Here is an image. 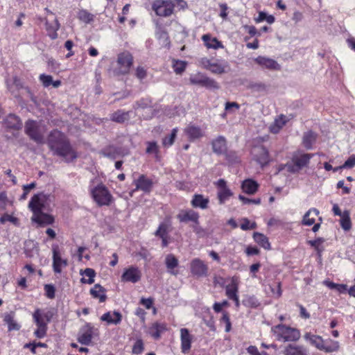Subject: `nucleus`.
<instances>
[{"instance_id":"28","label":"nucleus","mask_w":355,"mask_h":355,"mask_svg":"<svg viewBox=\"0 0 355 355\" xmlns=\"http://www.w3.org/2000/svg\"><path fill=\"white\" fill-rule=\"evenodd\" d=\"M184 132L190 141H194L203 136V131L199 126L189 125L184 129Z\"/></svg>"},{"instance_id":"39","label":"nucleus","mask_w":355,"mask_h":355,"mask_svg":"<svg viewBox=\"0 0 355 355\" xmlns=\"http://www.w3.org/2000/svg\"><path fill=\"white\" fill-rule=\"evenodd\" d=\"M101 153L105 157L111 159H115L120 155L121 149L118 147L112 146L102 150Z\"/></svg>"},{"instance_id":"1","label":"nucleus","mask_w":355,"mask_h":355,"mask_svg":"<svg viewBox=\"0 0 355 355\" xmlns=\"http://www.w3.org/2000/svg\"><path fill=\"white\" fill-rule=\"evenodd\" d=\"M47 145L53 155L62 157L66 163L73 162L78 157L67 136L57 129L50 132Z\"/></svg>"},{"instance_id":"37","label":"nucleus","mask_w":355,"mask_h":355,"mask_svg":"<svg viewBox=\"0 0 355 355\" xmlns=\"http://www.w3.org/2000/svg\"><path fill=\"white\" fill-rule=\"evenodd\" d=\"M130 119V112H125L122 110H118L112 114L110 119L112 121L122 123Z\"/></svg>"},{"instance_id":"22","label":"nucleus","mask_w":355,"mask_h":355,"mask_svg":"<svg viewBox=\"0 0 355 355\" xmlns=\"http://www.w3.org/2000/svg\"><path fill=\"white\" fill-rule=\"evenodd\" d=\"M209 203V198H205L203 195L198 193L194 194L191 200V205L192 207L199 208L201 209H206L208 208Z\"/></svg>"},{"instance_id":"4","label":"nucleus","mask_w":355,"mask_h":355,"mask_svg":"<svg viewBox=\"0 0 355 355\" xmlns=\"http://www.w3.org/2000/svg\"><path fill=\"white\" fill-rule=\"evenodd\" d=\"M179 2V5L184 8L187 6L186 1L184 0H174ZM175 8V2L171 0H155L152 3V10L155 12L156 15L162 17H170Z\"/></svg>"},{"instance_id":"10","label":"nucleus","mask_w":355,"mask_h":355,"mask_svg":"<svg viewBox=\"0 0 355 355\" xmlns=\"http://www.w3.org/2000/svg\"><path fill=\"white\" fill-rule=\"evenodd\" d=\"M189 80L191 84L200 85L209 89H218L219 87L218 83L214 79L202 73L193 75Z\"/></svg>"},{"instance_id":"17","label":"nucleus","mask_w":355,"mask_h":355,"mask_svg":"<svg viewBox=\"0 0 355 355\" xmlns=\"http://www.w3.org/2000/svg\"><path fill=\"white\" fill-rule=\"evenodd\" d=\"M168 330L165 322H155L149 327L148 334L155 340H159L162 334Z\"/></svg>"},{"instance_id":"19","label":"nucleus","mask_w":355,"mask_h":355,"mask_svg":"<svg viewBox=\"0 0 355 355\" xmlns=\"http://www.w3.org/2000/svg\"><path fill=\"white\" fill-rule=\"evenodd\" d=\"M180 341L181 351L184 354H187L191 347L192 336L187 328L180 329Z\"/></svg>"},{"instance_id":"41","label":"nucleus","mask_w":355,"mask_h":355,"mask_svg":"<svg viewBox=\"0 0 355 355\" xmlns=\"http://www.w3.org/2000/svg\"><path fill=\"white\" fill-rule=\"evenodd\" d=\"M239 287L237 283L232 279L231 284L225 286V295L231 300L238 296Z\"/></svg>"},{"instance_id":"2","label":"nucleus","mask_w":355,"mask_h":355,"mask_svg":"<svg viewBox=\"0 0 355 355\" xmlns=\"http://www.w3.org/2000/svg\"><path fill=\"white\" fill-rule=\"evenodd\" d=\"M49 196L44 193L35 194L28 203V207L33 212L32 220L39 226L52 225L54 223V218L52 215L44 213L46 205Z\"/></svg>"},{"instance_id":"58","label":"nucleus","mask_w":355,"mask_h":355,"mask_svg":"<svg viewBox=\"0 0 355 355\" xmlns=\"http://www.w3.org/2000/svg\"><path fill=\"white\" fill-rule=\"evenodd\" d=\"M242 221L243 223L241 225V228L244 231L254 230L257 227L256 223H250V221L247 218H242Z\"/></svg>"},{"instance_id":"12","label":"nucleus","mask_w":355,"mask_h":355,"mask_svg":"<svg viewBox=\"0 0 355 355\" xmlns=\"http://www.w3.org/2000/svg\"><path fill=\"white\" fill-rule=\"evenodd\" d=\"M253 159L257 162L261 168H263L270 162L269 153L263 146H254L252 150Z\"/></svg>"},{"instance_id":"61","label":"nucleus","mask_w":355,"mask_h":355,"mask_svg":"<svg viewBox=\"0 0 355 355\" xmlns=\"http://www.w3.org/2000/svg\"><path fill=\"white\" fill-rule=\"evenodd\" d=\"M212 73H217V74H221L225 73V67L222 66L221 64L214 62L213 64L211 66V69H209Z\"/></svg>"},{"instance_id":"50","label":"nucleus","mask_w":355,"mask_h":355,"mask_svg":"<svg viewBox=\"0 0 355 355\" xmlns=\"http://www.w3.org/2000/svg\"><path fill=\"white\" fill-rule=\"evenodd\" d=\"M78 17L80 21H82L86 24L91 23L92 21H94V15L89 12L86 10H80L78 14Z\"/></svg>"},{"instance_id":"64","label":"nucleus","mask_w":355,"mask_h":355,"mask_svg":"<svg viewBox=\"0 0 355 355\" xmlns=\"http://www.w3.org/2000/svg\"><path fill=\"white\" fill-rule=\"evenodd\" d=\"M355 166V155H352L349 158L344 162L342 168H352Z\"/></svg>"},{"instance_id":"34","label":"nucleus","mask_w":355,"mask_h":355,"mask_svg":"<svg viewBox=\"0 0 355 355\" xmlns=\"http://www.w3.org/2000/svg\"><path fill=\"white\" fill-rule=\"evenodd\" d=\"M317 135L313 131L310 130L304 133L302 137V144L306 149L311 150L313 148V145L315 142Z\"/></svg>"},{"instance_id":"3","label":"nucleus","mask_w":355,"mask_h":355,"mask_svg":"<svg viewBox=\"0 0 355 355\" xmlns=\"http://www.w3.org/2000/svg\"><path fill=\"white\" fill-rule=\"evenodd\" d=\"M276 339L281 342H296L301 336L300 331L283 324H277L271 328Z\"/></svg>"},{"instance_id":"35","label":"nucleus","mask_w":355,"mask_h":355,"mask_svg":"<svg viewBox=\"0 0 355 355\" xmlns=\"http://www.w3.org/2000/svg\"><path fill=\"white\" fill-rule=\"evenodd\" d=\"M285 355H307L306 349L301 345H288L284 351Z\"/></svg>"},{"instance_id":"63","label":"nucleus","mask_w":355,"mask_h":355,"mask_svg":"<svg viewBox=\"0 0 355 355\" xmlns=\"http://www.w3.org/2000/svg\"><path fill=\"white\" fill-rule=\"evenodd\" d=\"M136 77L141 81L147 76V71L143 67H137L135 72Z\"/></svg>"},{"instance_id":"9","label":"nucleus","mask_w":355,"mask_h":355,"mask_svg":"<svg viewBox=\"0 0 355 355\" xmlns=\"http://www.w3.org/2000/svg\"><path fill=\"white\" fill-rule=\"evenodd\" d=\"M117 65L119 67V73L127 74L133 64V57L128 51L120 53L117 56Z\"/></svg>"},{"instance_id":"62","label":"nucleus","mask_w":355,"mask_h":355,"mask_svg":"<svg viewBox=\"0 0 355 355\" xmlns=\"http://www.w3.org/2000/svg\"><path fill=\"white\" fill-rule=\"evenodd\" d=\"M250 88L254 92H265L266 90L267 87L264 83H255L251 84Z\"/></svg>"},{"instance_id":"59","label":"nucleus","mask_w":355,"mask_h":355,"mask_svg":"<svg viewBox=\"0 0 355 355\" xmlns=\"http://www.w3.org/2000/svg\"><path fill=\"white\" fill-rule=\"evenodd\" d=\"M270 287L272 293L274 295H276L277 297H279L282 295V288H281V282H275L274 284L270 285Z\"/></svg>"},{"instance_id":"40","label":"nucleus","mask_w":355,"mask_h":355,"mask_svg":"<svg viewBox=\"0 0 355 355\" xmlns=\"http://www.w3.org/2000/svg\"><path fill=\"white\" fill-rule=\"evenodd\" d=\"M253 239L254 241L263 248L266 250L270 249V243L268 241V239L263 234L259 232H254L253 234Z\"/></svg>"},{"instance_id":"53","label":"nucleus","mask_w":355,"mask_h":355,"mask_svg":"<svg viewBox=\"0 0 355 355\" xmlns=\"http://www.w3.org/2000/svg\"><path fill=\"white\" fill-rule=\"evenodd\" d=\"M232 195V192L227 187L219 190L218 196L220 203H224Z\"/></svg>"},{"instance_id":"26","label":"nucleus","mask_w":355,"mask_h":355,"mask_svg":"<svg viewBox=\"0 0 355 355\" xmlns=\"http://www.w3.org/2000/svg\"><path fill=\"white\" fill-rule=\"evenodd\" d=\"M15 314L10 311L6 313L3 316V322L8 324L9 331H18L21 328V325L15 319Z\"/></svg>"},{"instance_id":"6","label":"nucleus","mask_w":355,"mask_h":355,"mask_svg":"<svg viewBox=\"0 0 355 355\" xmlns=\"http://www.w3.org/2000/svg\"><path fill=\"white\" fill-rule=\"evenodd\" d=\"M24 132L28 137L41 144L44 143V135L42 130L40 123L37 121L28 119L25 122Z\"/></svg>"},{"instance_id":"49","label":"nucleus","mask_w":355,"mask_h":355,"mask_svg":"<svg viewBox=\"0 0 355 355\" xmlns=\"http://www.w3.org/2000/svg\"><path fill=\"white\" fill-rule=\"evenodd\" d=\"M155 236L159 238L168 237V225L166 223H161L155 232Z\"/></svg>"},{"instance_id":"32","label":"nucleus","mask_w":355,"mask_h":355,"mask_svg":"<svg viewBox=\"0 0 355 355\" xmlns=\"http://www.w3.org/2000/svg\"><path fill=\"white\" fill-rule=\"evenodd\" d=\"M304 337L306 340L310 342V343L317 349L320 350L322 349L324 340L321 336L307 332L304 334Z\"/></svg>"},{"instance_id":"43","label":"nucleus","mask_w":355,"mask_h":355,"mask_svg":"<svg viewBox=\"0 0 355 355\" xmlns=\"http://www.w3.org/2000/svg\"><path fill=\"white\" fill-rule=\"evenodd\" d=\"M312 213H314L315 216H318L319 214V211L315 208H311L309 210H308L303 216L302 220V225L311 226L315 223V218L309 217Z\"/></svg>"},{"instance_id":"18","label":"nucleus","mask_w":355,"mask_h":355,"mask_svg":"<svg viewBox=\"0 0 355 355\" xmlns=\"http://www.w3.org/2000/svg\"><path fill=\"white\" fill-rule=\"evenodd\" d=\"M94 334V327L91 324L87 323L82 329L80 334L78 336V341L84 345H89L91 342Z\"/></svg>"},{"instance_id":"23","label":"nucleus","mask_w":355,"mask_h":355,"mask_svg":"<svg viewBox=\"0 0 355 355\" xmlns=\"http://www.w3.org/2000/svg\"><path fill=\"white\" fill-rule=\"evenodd\" d=\"M314 156V154L311 153H303L299 156L295 155L292 158V162L296 166L298 169L301 170L304 167L306 166L310 159Z\"/></svg>"},{"instance_id":"47","label":"nucleus","mask_w":355,"mask_h":355,"mask_svg":"<svg viewBox=\"0 0 355 355\" xmlns=\"http://www.w3.org/2000/svg\"><path fill=\"white\" fill-rule=\"evenodd\" d=\"M178 130V128H175L171 130L170 135L164 137V138L162 140V144L164 147H169L173 144L175 139L177 137Z\"/></svg>"},{"instance_id":"60","label":"nucleus","mask_w":355,"mask_h":355,"mask_svg":"<svg viewBox=\"0 0 355 355\" xmlns=\"http://www.w3.org/2000/svg\"><path fill=\"white\" fill-rule=\"evenodd\" d=\"M40 80L45 87H49L51 85V83H53V78L50 75L41 74L40 76Z\"/></svg>"},{"instance_id":"7","label":"nucleus","mask_w":355,"mask_h":355,"mask_svg":"<svg viewBox=\"0 0 355 355\" xmlns=\"http://www.w3.org/2000/svg\"><path fill=\"white\" fill-rule=\"evenodd\" d=\"M91 193L94 201L99 206L110 205L112 200V196L106 187L103 184H98L92 189Z\"/></svg>"},{"instance_id":"24","label":"nucleus","mask_w":355,"mask_h":355,"mask_svg":"<svg viewBox=\"0 0 355 355\" xmlns=\"http://www.w3.org/2000/svg\"><path fill=\"white\" fill-rule=\"evenodd\" d=\"M44 21H45L46 31L47 32V35L51 40H55L58 37V34L57 31L60 29V24L58 20L55 18L54 19L53 23H49L46 18H44Z\"/></svg>"},{"instance_id":"52","label":"nucleus","mask_w":355,"mask_h":355,"mask_svg":"<svg viewBox=\"0 0 355 355\" xmlns=\"http://www.w3.org/2000/svg\"><path fill=\"white\" fill-rule=\"evenodd\" d=\"M326 285L331 289H335L340 293H344L347 291V286L343 284H336L332 282H326Z\"/></svg>"},{"instance_id":"48","label":"nucleus","mask_w":355,"mask_h":355,"mask_svg":"<svg viewBox=\"0 0 355 355\" xmlns=\"http://www.w3.org/2000/svg\"><path fill=\"white\" fill-rule=\"evenodd\" d=\"M324 242V239L322 237H318L315 240L309 241L308 243L317 251L319 256H321L324 248L321 246L322 243Z\"/></svg>"},{"instance_id":"56","label":"nucleus","mask_w":355,"mask_h":355,"mask_svg":"<svg viewBox=\"0 0 355 355\" xmlns=\"http://www.w3.org/2000/svg\"><path fill=\"white\" fill-rule=\"evenodd\" d=\"M45 291V295L49 299H54L55 296V288L54 285L51 284H45L44 286Z\"/></svg>"},{"instance_id":"29","label":"nucleus","mask_w":355,"mask_h":355,"mask_svg":"<svg viewBox=\"0 0 355 355\" xmlns=\"http://www.w3.org/2000/svg\"><path fill=\"white\" fill-rule=\"evenodd\" d=\"M34 322L37 327V329L34 332L35 336L38 338L45 337L48 327L46 325V322H43L39 319L37 312L34 315Z\"/></svg>"},{"instance_id":"11","label":"nucleus","mask_w":355,"mask_h":355,"mask_svg":"<svg viewBox=\"0 0 355 355\" xmlns=\"http://www.w3.org/2000/svg\"><path fill=\"white\" fill-rule=\"evenodd\" d=\"M207 265L199 258H195L190 263V271L197 278L206 277L208 275Z\"/></svg>"},{"instance_id":"14","label":"nucleus","mask_w":355,"mask_h":355,"mask_svg":"<svg viewBox=\"0 0 355 355\" xmlns=\"http://www.w3.org/2000/svg\"><path fill=\"white\" fill-rule=\"evenodd\" d=\"M141 271L135 266H130L125 268L121 277V282L132 284L137 283L141 280Z\"/></svg>"},{"instance_id":"42","label":"nucleus","mask_w":355,"mask_h":355,"mask_svg":"<svg viewBox=\"0 0 355 355\" xmlns=\"http://www.w3.org/2000/svg\"><path fill=\"white\" fill-rule=\"evenodd\" d=\"M339 349V343L331 339H327L324 340L322 351L327 353H331L338 351Z\"/></svg>"},{"instance_id":"31","label":"nucleus","mask_w":355,"mask_h":355,"mask_svg":"<svg viewBox=\"0 0 355 355\" xmlns=\"http://www.w3.org/2000/svg\"><path fill=\"white\" fill-rule=\"evenodd\" d=\"M179 261L178 259L172 254H169L166 257L165 264L170 274L176 275L178 271L174 270L178 266Z\"/></svg>"},{"instance_id":"20","label":"nucleus","mask_w":355,"mask_h":355,"mask_svg":"<svg viewBox=\"0 0 355 355\" xmlns=\"http://www.w3.org/2000/svg\"><path fill=\"white\" fill-rule=\"evenodd\" d=\"M254 62L262 68L270 70H279L280 65L275 60L265 56H258Z\"/></svg>"},{"instance_id":"30","label":"nucleus","mask_w":355,"mask_h":355,"mask_svg":"<svg viewBox=\"0 0 355 355\" xmlns=\"http://www.w3.org/2000/svg\"><path fill=\"white\" fill-rule=\"evenodd\" d=\"M91 295L98 299L100 302H104L107 299L106 290L99 284H96L90 289Z\"/></svg>"},{"instance_id":"51","label":"nucleus","mask_w":355,"mask_h":355,"mask_svg":"<svg viewBox=\"0 0 355 355\" xmlns=\"http://www.w3.org/2000/svg\"><path fill=\"white\" fill-rule=\"evenodd\" d=\"M152 103V101L149 98H143L140 100L135 102V103L133 105V107L135 109L141 108L145 109L148 107H150Z\"/></svg>"},{"instance_id":"57","label":"nucleus","mask_w":355,"mask_h":355,"mask_svg":"<svg viewBox=\"0 0 355 355\" xmlns=\"http://www.w3.org/2000/svg\"><path fill=\"white\" fill-rule=\"evenodd\" d=\"M187 63L181 60H175L173 64L174 71L177 74H181L186 69Z\"/></svg>"},{"instance_id":"55","label":"nucleus","mask_w":355,"mask_h":355,"mask_svg":"<svg viewBox=\"0 0 355 355\" xmlns=\"http://www.w3.org/2000/svg\"><path fill=\"white\" fill-rule=\"evenodd\" d=\"M144 349V344L142 339H141V338L137 339V340L135 342V343L132 346V354H137V355L141 354L143 352Z\"/></svg>"},{"instance_id":"44","label":"nucleus","mask_w":355,"mask_h":355,"mask_svg":"<svg viewBox=\"0 0 355 355\" xmlns=\"http://www.w3.org/2000/svg\"><path fill=\"white\" fill-rule=\"evenodd\" d=\"M80 275L89 277L88 279H86L84 277H83L80 280L82 283L92 284V283L94 282L96 272L94 269L87 268L83 271H80Z\"/></svg>"},{"instance_id":"45","label":"nucleus","mask_w":355,"mask_h":355,"mask_svg":"<svg viewBox=\"0 0 355 355\" xmlns=\"http://www.w3.org/2000/svg\"><path fill=\"white\" fill-rule=\"evenodd\" d=\"M287 120L284 114H281L275 120L274 125L271 127V132L277 133L286 123Z\"/></svg>"},{"instance_id":"54","label":"nucleus","mask_w":355,"mask_h":355,"mask_svg":"<svg viewBox=\"0 0 355 355\" xmlns=\"http://www.w3.org/2000/svg\"><path fill=\"white\" fill-rule=\"evenodd\" d=\"M224 154H225L226 160L232 164H236L240 162V158L238 156L236 152H235V151H233V150L227 151L226 150V152Z\"/></svg>"},{"instance_id":"16","label":"nucleus","mask_w":355,"mask_h":355,"mask_svg":"<svg viewBox=\"0 0 355 355\" xmlns=\"http://www.w3.org/2000/svg\"><path fill=\"white\" fill-rule=\"evenodd\" d=\"M8 90L13 94L15 96H17L18 94L16 93V91H19L20 89H24L26 92L28 94L30 98L33 100V94L28 87H26L21 80L15 76L12 78V83L10 84L8 83Z\"/></svg>"},{"instance_id":"38","label":"nucleus","mask_w":355,"mask_h":355,"mask_svg":"<svg viewBox=\"0 0 355 355\" xmlns=\"http://www.w3.org/2000/svg\"><path fill=\"white\" fill-rule=\"evenodd\" d=\"M37 312L39 319L43 322H46V324L51 321L54 315L53 312L51 310H41L40 309H37L33 313V319L34 315L36 314Z\"/></svg>"},{"instance_id":"5","label":"nucleus","mask_w":355,"mask_h":355,"mask_svg":"<svg viewBox=\"0 0 355 355\" xmlns=\"http://www.w3.org/2000/svg\"><path fill=\"white\" fill-rule=\"evenodd\" d=\"M1 125L8 132H11L14 137H18L19 131L23 127V123L21 118L15 114H9L2 120Z\"/></svg>"},{"instance_id":"13","label":"nucleus","mask_w":355,"mask_h":355,"mask_svg":"<svg viewBox=\"0 0 355 355\" xmlns=\"http://www.w3.org/2000/svg\"><path fill=\"white\" fill-rule=\"evenodd\" d=\"M52 259H53V270L55 273H60L62 268L68 265V261L66 259L61 257L60 250L58 244L52 245Z\"/></svg>"},{"instance_id":"15","label":"nucleus","mask_w":355,"mask_h":355,"mask_svg":"<svg viewBox=\"0 0 355 355\" xmlns=\"http://www.w3.org/2000/svg\"><path fill=\"white\" fill-rule=\"evenodd\" d=\"M177 218L180 223L191 224L198 223L200 220V214L193 209H185L180 211L177 215Z\"/></svg>"},{"instance_id":"33","label":"nucleus","mask_w":355,"mask_h":355,"mask_svg":"<svg viewBox=\"0 0 355 355\" xmlns=\"http://www.w3.org/2000/svg\"><path fill=\"white\" fill-rule=\"evenodd\" d=\"M202 40L208 49H218L223 47L221 42L216 37H211L209 34L202 35Z\"/></svg>"},{"instance_id":"25","label":"nucleus","mask_w":355,"mask_h":355,"mask_svg":"<svg viewBox=\"0 0 355 355\" xmlns=\"http://www.w3.org/2000/svg\"><path fill=\"white\" fill-rule=\"evenodd\" d=\"M214 153L218 155L224 154L227 150L226 139L223 136H218L211 142Z\"/></svg>"},{"instance_id":"46","label":"nucleus","mask_w":355,"mask_h":355,"mask_svg":"<svg viewBox=\"0 0 355 355\" xmlns=\"http://www.w3.org/2000/svg\"><path fill=\"white\" fill-rule=\"evenodd\" d=\"M340 226L345 231H348L352 227V223L348 211H343V215L340 216Z\"/></svg>"},{"instance_id":"36","label":"nucleus","mask_w":355,"mask_h":355,"mask_svg":"<svg viewBox=\"0 0 355 355\" xmlns=\"http://www.w3.org/2000/svg\"><path fill=\"white\" fill-rule=\"evenodd\" d=\"M244 306L250 309H257L260 305V301L255 295H245L242 300Z\"/></svg>"},{"instance_id":"27","label":"nucleus","mask_w":355,"mask_h":355,"mask_svg":"<svg viewBox=\"0 0 355 355\" xmlns=\"http://www.w3.org/2000/svg\"><path fill=\"white\" fill-rule=\"evenodd\" d=\"M259 184L257 181L252 179H246L243 181L241 184V189L243 191L248 195L255 193L259 189Z\"/></svg>"},{"instance_id":"21","label":"nucleus","mask_w":355,"mask_h":355,"mask_svg":"<svg viewBox=\"0 0 355 355\" xmlns=\"http://www.w3.org/2000/svg\"><path fill=\"white\" fill-rule=\"evenodd\" d=\"M101 320L106 322L109 324H119L122 320V315L117 311L113 312L108 311L101 315Z\"/></svg>"},{"instance_id":"8","label":"nucleus","mask_w":355,"mask_h":355,"mask_svg":"<svg viewBox=\"0 0 355 355\" xmlns=\"http://www.w3.org/2000/svg\"><path fill=\"white\" fill-rule=\"evenodd\" d=\"M133 184L135 186V189L130 192V196H132L136 191H141L144 193L148 194L152 191L154 186L153 180L144 174L139 175L138 178L135 179Z\"/></svg>"}]
</instances>
